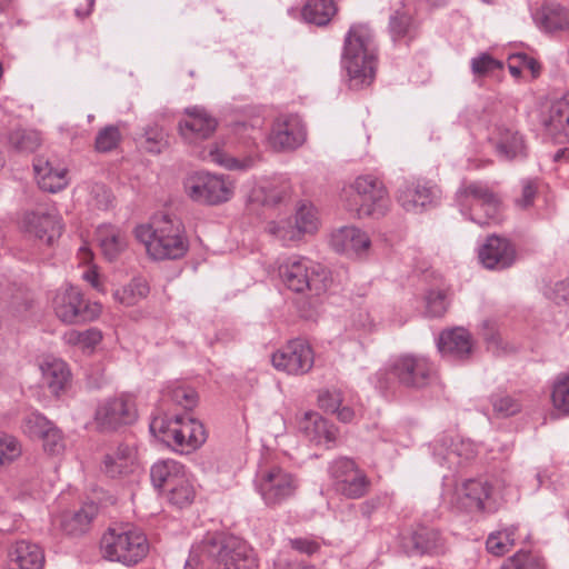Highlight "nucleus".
Returning <instances> with one entry per match:
<instances>
[{"mask_svg": "<svg viewBox=\"0 0 569 569\" xmlns=\"http://www.w3.org/2000/svg\"><path fill=\"white\" fill-rule=\"evenodd\" d=\"M136 465V450L126 443H119L104 455L102 471L110 478L129 475Z\"/></svg>", "mask_w": 569, "mask_h": 569, "instance_id": "obj_28", "label": "nucleus"}, {"mask_svg": "<svg viewBox=\"0 0 569 569\" xmlns=\"http://www.w3.org/2000/svg\"><path fill=\"white\" fill-rule=\"evenodd\" d=\"M402 551L410 556H440L447 552V539L442 532L430 526L418 525L400 540Z\"/></svg>", "mask_w": 569, "mask_h": 569, "instance_id": "obj_16", "label": "nucleus"}, {"mask_svg": "<svg viewBox=\"0 0 569 569\" xmlns=\"http://www.w3.org/2000/svg\"><path fill=\"white\" fill-rule=\"evenodd\" d=\"M208 159L228 170L240 171H246L254 167L259 161L257 156H248L243 159L231 157L217 146L209 149Z\"/></svg>", "mask_w": 569, "mask_h": 569, "instance_id": "obj_39", "label": "nucleus"}, {"mask_svg": "<svg viewBox=\"0 0 569 569\" xmlns=\"http://www.w3.org/2000/svg\"><path fill=\"white\" fill-rule=\"evenodd\" d=\"M521 197L516 200L518 207L526 209L533 204L537 194V183L532 179L521 181Z\"/></svg>", "mask_w": 569, "mask_h": 569, "instance_id": "obj_57", "label": "nucleus"}, {"mask_svg": "<svg viewBox=\"0 0 569 569\" xmlns=\"http://www.w3.org/2000/svg\"><path fill=\"white\" fill-rule=\"evenodd\" d=\"M168 134L157 123L148 124L139 137L140 147L149 153L159 154L168 147Z\"/></svg>", "mask_w": 569, "mask_h": 569, "instance_id": "obj_38", "label": "nucleus"}, {"mask_svg": "<svg viewBox=\"0 0 569 569\" xmlns=\"http://www.w3.org/2000/svg\"><path fill=\"white\" fill-rule=\"evenodd\" d=\"M437 346L442 357L451 360H463L472 351L471 335L460 327L445 330L439 336Z\"/></svg>", "mask_w": 569, "mask_h": 569, "instance_id": "obj_26", "label": "nucleus"}, {"mask_svg": "<svg viewBox=\"0 0 569 569\" xmlns=\"http://www.w3.org/2000/svg\"><path fill=\"white\" fill-rule=\"evenodd\" d=\"M23 233L46 244H52L62 234V219L54 208L39 207L26 211L20 220Z\"/></svg>", "mask_w": 569, "mask_h": 569, "instance_id": "obj_13", "label": "nucleus"}, {"mask_svg": "<svg viewBox=\"0 0 569 569\" xmlns=\"http://www.w3.org/2000/svg\"><path fill=\"white\" fill-rule=\"evenodd\" d=\"M341 67L351 89L370 86L376 77L377 46L372 31L363 24L352 26L343 42Z\"/></svg>", "mask_w": 569, "mask_h": 569, "instance_id": "obj_2", "label": "nucleus"}, {"mask_svg": "<svg viewBox=\"0 0 569 569\" xmlns=\"http://www.w3.org/2000/svg\"><path fill=\"white\" fill-rule=\"evenodd\" d=\"M547 127L569 142V92L552 103Z\"/></svg>", "mask_w": 569, "mask_h": 569, "instance_id": "obj_36", "label": "nucleus"}, {"mask_svg": "<svg viewBox=\"0 0 569 569\" xmlns=\"http://www.w3.org/2000/svg\"><path fill=\"white\" fill-rule=\"evenodd\" d=\"M448 299L445 290H429L426 295V313L431 318L442 317L448 309Z\"/></svg>", "mask_w": 569, "mask_h": 569, "instance_id": "obj_50", "label": "nucleus"}, {"mask_svg": "<svg viewBox=\"0 0 569 569\" xmlns=\"http://www.w3.org/2000/svg\"><path fill=\"white\" fill-rule=\"evenodd\" d=\"M330 243L337 252L361 257L368 252L371 240L361 229L347 226L331 234Z\"/></svg>", "mask_w": 569, "mask_h": 569, "instance_id": "obj_20", "label": "nucleus"}, {"mask_svg": "<svg viewBox=\"0 0 569 569\" xmlns=\"http://www.w3.org/2000/svg\"><path fill=\"white\" fill-rule=\"evenodd\" d=\"M351 188L360 199L359 217H382L389 208V196L383 182L371 174L358 177Z\"/></svg>", "mask_w": 569, "mask_h": 569, "instance_id": "obj_15", "label": "nucleus"}, {"mask_svg": "<svg viewBox=\"0 0 569 569\" xmlns=\"http://www.w3.org/2000/svg\"><path fill=\"white\" fill-rule=\"evenodd\" d=\"M82 278L89 282L96 290L103 292L104 288L100 281L99 273L96 269L90 268L86 270L82 274Z\"/></svg>", "mask_w": 569, "mask_h": 569, "instance_id": "obj_62", "label": "nucleus"}, {"mask_svg": "<svg viewBox=\"0 0 569 569\" xmlns=\"http://www.w3.org/2000/svg\"><path fill=\"white\" fill-rule=\"evenodd\" d=\"M535 20L546 32L569 30V10L559 4L543 6L536 13Z\"/></svg>", "mask_w": 569, "mask_h": 569, "instance_id": "obj_32", "label": "nucleus"}, {"mask_svg": "<svg viewBox=\"0 0 569 569\" xmlns=\"http://www.w3.org/2000/svg\"><path fill=\"white\" fill-rule=\"evenodd\" d=\"M186 473L184 466L172 459L157 461L150 469L152 486L163 493L174 486Z\"/></svg>", "mask_w": 569, "mask_h": 569, "instance_id": "obj_29", "label": "nucleus"}, {"mask_svg": "<svg viewBox=\"0 0 569 569\" xmlns=\"http://www.w3.org/2000/svg\"><path fill=\"white\" fill-rule=\"evenodd\" d=\"M170 399L186 410H192L199 401L198 392L189 386L177 385L169 388Z\"/></svg>", "mask_w": 569, "mask_h": 569, "instance_id": "obj_46", "label": "nucleus"}, {"mask_svg": "<svg viewBox=\"0 0 569 569\" xmlns=\"http://www.w3.org/2000/svg\"><path fill=\"white\" fill-rule=\"evenodd\" d=\"M287 194H288V190L286 187H283L279 190L272 189L266 194L264 202L267 204H278L287 197Z\"/></svg>", "mask_w": 569, "mask_h": 569, "instance_id": "obj_63", "label": "nucleus"}, {"mask_svg": "<svg viewBox=\"0 0 569 569\" xmlns=\"http://www.w3.org/2000/svg\"><path fill=\"white\" fill-rule=\"evenodd\" d=\"M389 373L402 387L418 390L430 383L435 368L423 356L402 355L390 363Z\"/></svg>", "mask_w": 569, "mask_h": 569, "instance_id": "obj_12", "label": "nucleus"}, {"mask_svg": "<svg viewBox=\"0 0 569 569\" xmlns=\"http://www.w3.org/2000/svg\"><path fill=\"white\" fill-rule=\"evenodd\" d=\"M290 546L292 549L308 556L316 553L320 549V545L317 541L308 538L290 539Z\"/></svg>", "mask_w": 569, "mask_h": 569, "instance_id": "obj_60", "label": "nucleus"}, {"mask_svg": "<svg viewBox=\"0 0 569 569\" xmlns=\"http://www.w3.org/2000/svg\"><path fill=\"white\" fill-rule=\"evenodd\" d=\"M293 222L303 233H313L318 229V217L316 208L309 203H302L295 216Z\"/></svg>", "mask_w": 569, "mask_h": 569, "instance_id": "obj_48", "label": "nucleus"}, {"mask_svg": "<svg viewBox=\"0 0 569 569\" xmlns=\"http://www.w3.org/2000/svg\"><path fill=\"white\" fill-rule=\"evenodd\" d=\"M268 231L280 240L283 246H291L305 234L291 218L269 222Z\"/></svg>", "mask_w": 569, "mask_h": 569, "instance_id": "obj_42", "label": "nucleus"}, {"mask_svg": "<svg viewBox=\"0 0 569 569\" xmlns=\"http://www.w3.org/2000/svg\"><path fill=\"white\" fill-rule=\"evenodd\" d=\"M102 340V333L96 328H89L77 333V341L86 348H93Z\"/></svg>", "mask_w": 569, "mask_h": 569, "instance_id": "obj_59", "label": "nucleus"}, {"mask_svg": "<svg viewBox=\"0 0 569 569\" xmlns=\"http://www.w3.org/2000/svg\"><path fill=\"white\" fill-rule=\"evenodd\" d=\"M491 403L493 410L502 417H510L521 410L520 402L509 395H492Z\"/></svg>", "mask_w": 569, "mask_h": 569, "instance_id": "obj_54", "label": "nucleus"}, {"mask_svg": "<svg viewBox=\"0 0 569 569\" xmlns=\"http://www.w3.org/2000/svg\"><path fill=\"white\" fill-rule=\"evenodd\" d=\"M254 486L267 506H279L292 498L299 487V479L280 466L260 467Z\"/></svg>", "mask_w": 569, "mask_h": 569, "instance_id": "obj_9", "label": "nucleus"}, {"mask_svg": "<svg viewBox=\"0 0 569 569\" xmlns=\"http://www.w3.org/2000/svg\"><path fill=\"white\" fill-rule=\"evenodd\" d=\"M456 202L463 216L480 226L501 220V198L487 182H462L456 192Z\"/></svg>", "mask_w": 569, "mask_h": 569, "instance_id": "obj_4", "label": "nucleus"}, {"mask_svg": "<svg viewBox=\"0 0 569 569\" xmlns=\"http://www.w3.org/2000/svg\"><path fill=\"white\" fill-rule=\"evenodd\" d=\"M463 496L468 498L478 510H486V502L492 493V486L481 479H469L463 482Z\"/></svg>", "mask_w": 569, "mask_h": 569, "instance_id": "obj_41", "label": "nucleus"}, {"mask_svg": "<svg viewBox=\"0 0 569 569\" xmlns=\"http://www.w3.org/2000/svg\"><path fill=\"white\" fill-rule=\"evenodd\" d=\"M470 67L471 72L476 77H487L496 70H501L503 68V63L495 59L491 54L482 52L471 59Z\"/></svg>", "mask_w": 569, "mask_h": 569, "instance_id": "obj_49", "label": "nucleus"}, {"mask_svg": "<svg viewBox=\"0 0 569 569\" xmlns=\"http://www.w3.org/2000/svg\"><path fill=\"white\" fill-rule=\"evenodd\" d=\"M44 451L59 455L64 450V439L60 429L54 425L41 438Z\"/></svg>", "mask_w": 569, "mask_h": 569, "instance_id": "obj_55", "label": "nucleus"}, {"mask_svg": "<svg viewBox=\"0 0 569 569\" xmlns=\"http://www.w3.org/2000/svg\"><path fill=\"white\" fill-rule=\"evenodd\" d=\"M545 296L555 303L560 305L569 300V279L558 281L553 287L545 290Z\"/></svg>", "mask_w": 569, "mask_h": 569, "instance_id": "obj_58", "label": "nucleus"}, {"mask_svg": "<svg viewBox=\"0 0 569 569\" xmlns=\"http://www.w3.org/2000/svg\"><path fill=\"white\" fill-rule=\"evenodd\" d=\"M137 419L136 398L127 392L107 399L96 411V421L102 431H113L123 426H130Z\"/></svg>", "mask_w": 569, "mask_h": 569, "instance_id": "obj_11", "label": "nucleus"}, {"mask_svg": "<svg viewBox=\"0 0 569 569\" xmlns=\"http://www.w3.org/2000/svg\"><path fill=\"white\" fill-rule=\"evenodd\" d=\"M53 309L62 322L70 325L93 321L101 313V305L84 299L81 290L73 286L56 293Z\"/></svg>", "mask_w": 569, "mask_h": 569, "instance_id": "obj_10", "label": "nucleus"}, {"mask_svg": "<svg viewBox=\"0 0 569 569\" xmlns=\"http://www.w3.org/2000/svg\"><path fill=\"white\" fill-rule=\"evenodd\" d=\"M500 569H543L542 561L530 552L519 551L508 558Z\"/></svg>", "mask_w": 569, "mask_h": 569, "instance_id": "obj_51", "label": "nucleus"}, {"mask_svg": "<svg viewBox=\"0 0 569 569\" xmlns=\"http://www.w3.org/2000/svg\"><path fill=\"white\" fill-rule=\"evenodd\" d=\"M7 569H43L42 548L29 540H19L8 549Z\"/></svg>", "mask_w": 569, "mask_h": 569, "instance_id": "obj_24", "label": "nucleus"}, {"mask_svg": "<svg viewBox=\"0 0 569 569\" xmlns=\"http://www.w3.org/2000/svg\"><path fill=\"white\" fill-rule=\"evenodd\" d=\"M388 30L395 42L406 38L411 41L417 36L418 22L409 12L397 9L389 17Z\"/></svg>", "mask_w": 569, "mask_h": 569, "instance_id": "obj_34", "label": "nucleus"}, {"mask_svg": "<svg viewBox=\"0 0 569 569\" xmlns=\"http://www.w3.org/2000/svg\"><path fill=\"white\" fill-rule=\"evenodd\" d=\"M150 431L180 453L194 451L207 440L202 422L188 415L154 418L150 423Z\"/></svg>", "mask_w": 569, "mask_h": 569, "instance_id": "obj_5", "label": "nucleus"}, {"mask_svg": "<svg viewBox=\"0 0 569 569\" xmlns=\"http://www.w3.org/2000/svg\"><path fill=\"white\" fill-rule=\"evenodd\" d=\"M97 240L103 256L109 261L116 260L127 247L124 232L111 224H101L98 227Z\"/></svg>", "mask_w": 569, "mask_h": 569, "instance_id": "obj_30", "label": "nucleus"}, {"mask_svg": "<svg viewBox=\"0 0 569 569\" xmlns=\"http://www.w3.org/2000/svg\"><path fill=\"white\" fill-rule=\"evenodd\" d=\"M52 422L39 412H32L24 418V431L33 438H41L50 428Z\"/></svg>", "mask_w": 569, "mask_h": 569, "instance_id": "obj_53", "label": "nucleus"}, {"mask_svg": "<svg viewBox=\"0 0 569 569\" xmlns=\"http://www.w3.org/2000/svg\"><path fill=\"white\" fill-rule=\"evenodd\" d=\"M516 527H509L489 535L486 547L495 556H503L515 545Z\"/></svg>", "mask_w": 569, "mask_h": 569, "instance_id": "obj_43", "label": "nucleus"}, {"mask_svg": "<svg viewBox=\"0 0 569 569\" xmlns=\"http://www.w3.org/2000/svg\"><path fill=\"white\" fill-rule=\"evenodd\" d=\"M100 550L109 561L133 566L147 556L149 543L141 530L109 528L101 538Z\"/></svg>", "mask_w": 569, "mask_h": 569, "instance_id": "obj_6", "label": "nucleus"}, {"mask_svg": "<svg viewBox=\"0 0 569 569\" xmlns=\"http://www.w3.org/2000/svg\"><path fill=\"white\" fill-rule=\"evenodd\" d=\"M98 513V506L93 502L83 505L78 511L67 512L61 519V529L69 536L86 533Z\"/></svg>", "mask_w": 569, "mask_h": 569, "instance_id": "obj_31", "label": "nucleus"}, {"mask_svg": "<svg viewBox=\"0 0 569 569\" xmlns=\"http://www.w3.org/2000/svg\"><path fill=\"white\" fill-rule=\"evenodd\" d=\"M136 238L144 244L153 260H176L186 256L189 240L182 221L170 214H156L147 224L134 229Z\"/></svg>", "mask_w": 569, "mask_h": 569, "instance_id": "obj_1", "label": "nucleus"}, {"mask_svg": "<svg viewBox=\"0 0 569 569\" xmlns=\"http://www.w3.org/2000/svg\"><path fill=\"white\" fill-rule=\"evenodd\" d=\"M380 500L378 498H372L360 503V512L361 516L366 519H369L371 515L378 509Z\"/></svg>", "mask_w": 569, "mask_h": 569, "instance_id": "obj_64", "label": "nucleus"}, {"mask_svg": "<svg viewBox=\"0 0 569 569\" xmlns=\"http://www.w3.org/2000/svg\"><path fill=\"white\" fill-rule=\"evenodd\" d=\"M121 141V132L118 126L109 124L100 129L94 140V148L98 152H110Z\"/></svg>", "mask_w": 569, "mask_h": 569, "instance_id": "obj_45", "label": "nucleus"}, {"mask_svg": "<svg viewBox=\"0 0 569 569\" xmlns=\"http://www.w3.org/2000/svg\"><path fill=\"white\" fill-rule=\"evenodd\" d=\"M327 472L335 492L346 499H361L371 489V479L352 458L341 456L333 459Z\"/></svg>", "mask_w": 569, "mask_h": 569, "instance_id": "obj_8", "label": "nucleus"}, {"mask_svg": "<svg viewBox=\"0 0 569 569\" xmlns=\"http://www.w3.org/2000/svg\"><path fill=\"white\" fill-rule=\"evenodd\" d=\"M164 493L170 503L180 508L191 503L194 498V489L187 473Z\"/></svg>", "mask_w": 569, "mask_h": 569, "instance_id": "obj_44", "label": "nucleus"}, {"mask_svg": "<svg viewBox=\"0 0 569 569\" xmlns=\"http://www.w3.org/2000/svg\"><path fill=\"white\" fill-rule=\"evenodd\" d=\"M279 274L288 289L295 292L309 290L320 296L328 288L325 268L303 257H290L279 267Z\"/></svg>", "mask_w": 569, "mask_h": 569, "instance_id": "obj_7", "label": "nucleus"}, {"mask_svg": "<svg viewBox=\"0 0 569 569\" xmlns=\"http://www.w3.org/2000/svg\"><path fill=\"white\" fill-rule=\"evenodd\" d=\"M186 113L188 119L179 123L180 133L186 139H206L216 130L217 120L203 108H188Z\"/></svg>", "mask_w": 569, "mask_h": 569, "instance_id": "obj_27", "label": "nucleus"}, {"mask_svg": "<svg viewBox=\"0 0 569 569\" xmlns=\"http://www.w3.org/2000/svg\"><path fill=\"white\" fill-rule=\"evenodd\" d=\"M42 381L53 395L64 389L70 378L68 366L61 359H46L40 365Z\"/></svg>", "mask_w": 569, "mask_h": 569, "instance_id": "obj_33", "label": "nucleus"}, {"mask_svg": "<svg viewBox=\"0 0 569 569\" xmlns=\"http://www.w3.org/2000/svg\"><path fill=\"white\" fill-rule=\"evenodd\" d=\"M186 193L196 202L218 204L228 201L232 187L223 177L200 172L189 176L184 181Z\"/></svg>", "mask_w": 569, "mask_h": 569, "instance_id": "obj_14", "label": "nucleus"}, {"mask_svg": "<svg viewBox=\"0 0 569 569\" xmlns=\"http://www.w3.org/2000/svg\"><path fill=\"white\" fill-rule=\"evenodd\" d=\"M149 293V286L142 278H133L129 283L113 292V298L121 305L131 307L144 299Z\"/></svg>", "mask_w": 569, "mask_h": 569, "instance_id": "obj_37", "label": "nucleus"}, {"mask_svg": "<svg viewBox=\"0 0 569 569\" xmlns=\"http://www.w3.org/2000/svg\"><path fill=\"white\" fill-rule=\"evenodd\" d=\"M299 429L310 441L323 445L327 448L336 445L339 435V430L333 423L315 411L305 412L303 418L299 422Z\"/></svg>", "mask_w": 569, "mask_h": 569, "instance_id": "obj_22", "label": "nucleus"}, {"mask_svg": "<svg viewBox=\"0 0 569 569\" xmlns=\"http://www.w3.org/2000/svg\"><path fill=\"white\" fill-rule=\"evenodd\" d=\"M551 400L553 407L569 415V376L560 375L553 383Z\"/></svg>", "mask_w": 569, "mask_h": 569, "instance_id": "obj_47", "label": "nucleus"}, {"mask_svg": "<svg viewBox=\"0 0 569 569\" xmlns=\"http://www.w3.org/2000/svg\"><path fill=\"white\" fill-rule=\"evenodd\" d=\"M478 257L485 268L503 270L510 268L517 259L515 244L507 238L497 234L487 237L479 248Z\"/></svg>", "mask_w": 569, "mask_h": 569, "instance_id": "obj_18", "label": "nucleus"}, {"mask_svg": "<svg viewBox=\"0 0 569 569\" xmlns=\"http://www.w3.org/2000/svg\"><path fill=\"white\" fill-rule=\"evenodd\" d=\"M21 455L19 441L10 435L0 432V466L11 463Z\"/></svg>", "mask_w": 569, "mask_h": 569, "instance_id": "obj_52", "label": "nucleus"}, {"mask_svg": "<svg viewBox=\"0 0 569 569\" xmlns=\"http://www.w3.org/2000/svg\"><path fill=\"white\" fill-rule=\"evenodd\" d=\"M201 543V539L196 541L190 549L189 558L186 561L184 569H201L200 563L206 565L209 568V560L201 552H196V547Z\"/></svg>", "mask_w": 569, "mask_h": 569, "instance_id": "obj_61", "label": "nucleus"}, {"mask_svg": "<svg viewBox=\"0 0 569 569\" xmlns=\"http://www.w3.org/2000/svg\"><path fill=\"white\" fill-rule=\"evenodd\" d=\"M435 188L420 182H405L398 190L397 200L408 212L419 213L435 203Z\"/></svg>", "mask_w": 569, "mask_h": 569, "instance_id": "obj_23", "label": "nucleus"}, {"mask_svg": "<svg viewBox=\"0 0 569 569\" xmlns=\"http://www.w3.org/2000/svg\"><path fill=\"white\" fill-rule=\"evenodd\" d=\"M336 13L333 0H306L301 10L303 20L318 27L327 26Z\"/></svg>", "mask_w": 569, "mask_h": 569, "instance_id": "obj_35", "label": "nucleus"}, {"mask_svg": "<svg viewBox=\"0 0 569 569\" xmlns=\"http://www.w3.org/2000/svg\"><path fill=\"white\" fill-rule=\"evenodd\" d=\"M33 170L38 186L43 191L56 193L68 186L66 167L56 164L44 156L34 158Z\"/></svg>", "mask_w": 569, "mask_h": 569, "instance_id": "obj_25", "label": "nucleus"}, {"mask_svg": "<svg viewBox=\"0 0 569 569\" xmlns=\"http://www.w3.org/2000/svg\"><path fill=\"white\" fill-rule=\"evenodd\" d=\"M271 361L277 370L289 375H305L313 367L315 357L308 342L295 339L276 351Z\"/></svg>", "mask_w": 569, "mask_h": 569, "instance_id": "obj_17", "label": "nucleus"}, {"mask_svg": "<svg viewBox=\"0 0 569 569\" xmlns=\"http://www.w3.org/2000/svg\"><path fill=\"white\" fill-rule=\"evenodd\" d=\"M492 141L497 154L503 160H523L528 156V147L523 136L512 128L498 126Z\"/></svg>", "mask_w": 569, "mask_h": 569, "instance_id": "obj_21", "label": "nucleus"}, {"mask_svg": "<svg viewBox=\"0 0 569 569\" xmlns=\"http://www.w3.org/2000/svg\"><path fill=\"white\" fill-rule=\"evenodd\" d=\"M196 552L209 560V569H259L258 559L242 539L222 531H209L201 538Z\"/></svg>", "mask_w": 569, "mask_h": 569, "instance_id": "obj_3", "label": "nucleus"}, {"mask_svg": "<svg viewBox=\"0 0 569 569\" xmlns=\"http://www.w3.org/2000/svg\"><path fill=\"white\" fill-rule=\"evenodd\" d=\"M9 146L19 153L34 152L41 143V138L36 130L17 128L8 136Z\"/></svg>", "mask_w": 569, "mask_h": 569, "instance_id": "obj_40", "label": "nucleus"}, {"mask_svg": "<svg viewBox=\"0 0 569 569\" xmlns=\"http://www.w3.org/2000/svg\"><path fill=\"white\" fill-rule=\"evenodd\" d=\"M342 393L338 389L321 390L318 395V405L326 412L335 413L342 405Z\"/></svg>", "mask_w": 569, "mask_h": 569, "instance_id": "obj_56", "label": "nucleus"}, {"mask_svg": "<svg viewBox=\"0 0 569 569\" xmlns=\"http://www.w3.org/2000/svg\"><path fill=\"white\" fill-rule=\"evenodd\" d=\"M305 140L306 129L298 116H282L273 122L269 136V141L273 149L293 150L300 147Z\"/></svg>", "mask_w": 569, "mask_h": 569, "instance_id": "obj_19", "label": "nucleus"}]
</instances>
